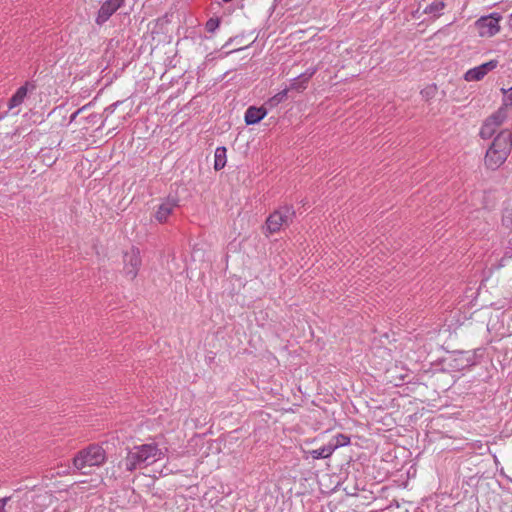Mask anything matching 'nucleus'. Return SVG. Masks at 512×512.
<instances>
[{"label": "nucleus", "instance_id": "nucleus-3", "mask_svg": "<svg viewBox=\"0 0 512 512\" xmlns=\"http://www.w3.org/2000/svg\"><path fill=\"white\" fill-rule=\"evenodd\" d=\"M106 460L105 450L97 444L88 446L79 451L73 458L74 467L83 474L89 473L88 469L101 466Z\"/></svg>", "mask_w": 512, "mask_h": 512}, {"label": "nucleus", "instance_id": "nucleus-22", "mask_svg": "<svg viewBox=\"0 0 512 512\" xmlns=\"http://www.w3.org/2000/svg\"><path fill=\"white\" fill-rule=\"evenodd\" d=\"M219 27V20L218 19H209L206 22V30L208 32H214Z\"/></svg>", "mask_w": 512, "mask_h": 512}, {"label": "nucleus", "instance_id": "nucleus-13", "mask_svg": "<svg viewBox=\"0 0 512 512\" xmlns=\"http://www.w3.org/2000/svg\"><path fill=\"white\" fill-rule=\"evenodd\" d=\"M512 258V240H510L507 246L504 249L503 256L498 259L497 257L491 258V268L492 269H501L506 266L508 261Z\"/></svg>", "mask_w": 512, "mask_h": 512}, {"label": "nucleus", "instance_id": "nucleus-25", "mask_svg": "<svg viewBox=\"0 0 512 512\" xmlns=\"http://www.w3.org/2000/svg\"><path fill=\"white\" fill-rule=\"evenodd\" d=\"M11 500V497L0 498V512H6L5 506Z\"/></svg>", "mask_w": 512, "mask_h": 512}, {"label": "nucleus", "instance_id": "nucleus-4", "mask_svg": "<svg viewBox=\"0 0 512 512\" xmlns=\"http://www.w3.org/2000/svg\"><path fill=\"white\" fill-rule=\"evenodd\" d=\"M295 211L292 206L285 205L273 212L266 220V227L269 233L278 232L282 226L292 221Z\"/></svg>", "mask_w": 512, "mask_h": 512}, {"label": "nucleus", "instance_id": "nucleus-15", "mask_svg": "<svg viewBox=\"0 0 512 512\" xmlns=\"http://www.w3.org/2000/svg\"><path fill=\"white\" fill-rule=\"evenodd\" d=\"M309 454L313 459H325L333 454V448L327 443L318 449L309 451Z\"/></svg>", "mask_w": 512, "mask_h": 512}, {"label": "nucleus", "instance_id": "nucleus-11", "mask_svg": "<svg viewBox=\"0 0 512 512\" xmlns=\"http://www.w3.org/2000/svg\"><path fill=\"white\" fill-rule=\"evenodd\" d=\"M267 115V110L264 107L250 106L245 112V122L247 125L259 123Z\"/></svg>", "mask_w": 512, "mask_h": 512}, {"label": "nucleus", "instance_id": "nucleus-1", "mask_svg": "<svg viewBox=\"0 0 512 512\" xmlns=\"http://www.w3.org/2000/svg\"><path fill=\"white\" fill-rule=\"evenodd\" d=\"M164 457V452L155 443L142 444L130 449L124 459L127 471L148 466Z\"/></svg>", "mask_w": 512, "mask_h": 512}, {"label": "nucleus", "instance_id": "nucleus-21", "mask_svg": "<svg viewBox=\"0 0 512 512\" xmlns=\"http://www.w3.org/2000/svg\"><path fill=\"white\" fill-rule=\"evenodd\" d=\"M317 71V67H309L305 70L304 73L300 74V78L309 82V80L316 74Z\"/></svg>", "mask_w": 512, "mask_h": 512}, {"label": "nucleus", "instance_id": "nucleus-14", "mask_svg": "<svg viewBox=\"0 0 512 512\" xmlns=\"http://www.w3.org/2000/svg\"><path fill=\"white\" fill-rule=\"evenodd\" d=\"M227 150L224 146H219L215 149L214 153V169L219 171L223 169L227 162Z\"/></svg>", "mask_w": 512, "mask_h": 512}, {"label": "nucleus", "instance_id": "nucleus-20", "mask_svg": "<svg viewBox=\"0 0 512 512\" xmlns=\"http://www.w3.org/2000/svg\"><path fill=\"white\" fill-rule=\"evenodd\" d=\"M502 224L506 227L512 226V207L504 209L502 214Z\"/></svg>", "mask_w": 512, "mask_h": 512}, {"label": "nucleus", "instance_id": "nucleus-29", "mask_svg": "<svg viewBox=\"0 0 512 512\" xmlns=\"http://www.w3.org/2000/svg\"><path fill=\"white\" fill-rule=\"evenodd\" d=\"M13 114H14V115H18V114H19V110L14 111V112H13Z\"/></svg>", "mask_w": 512, "mask_h": 512}, {"label": "nucleus", "instance_id": "nucleus-26", "mask_svg": "<svg viewBox=\"0 0 512 512\" xmlns=\"http://www.w3.org/2000/svg\"><path fill=\"white\" fill-rule=\"evenodd\" d=\"M79 113H80V110H77L76 112H74V113L71 115V121H73Z\"/></svg>", "mask_w": 512, "mask_h": 512}, {"label": "nucleus", "instance_id": "nucleus-24", "mask_svg": "<svg viewBox=\"0 0 512 512\" xmlns=\"http://www.w3.org/2000/svg\"><path fill=\"white\" fill-rule=\"evenodd\" d=\"M504 104L506 106H512V87L507 91V94L504 98Z\"/></svg>", "mask_w": 512, "mask_h": 512}, {"label": "nucleus", "instance_id": "nucleus-27", "mask_svg": "<svg viewBox=\"0 0 512 512\" xmlns=\"http://www.w3.org/2000/svg\"><path fill=\"white\" fill-rule=\"evenodd\" d=\"M480 197H481V193H480V192H477V193H475V194L473 195V200H474V199H480Z\"/></svg>", "mask_w": 512, "mask_h": 512}, {"label": "nucleus", "instance_id": "nucleus-10", "mask_svg": "<svg viewBox=\"0 0 512 512\" xmlns=\"http://www.w3.org/2000/svg\"><path fill=\"white\" fill-rule=\"evenodd\" d=\"M179 207V200L177 197L169 196L158 206L155 212V219L164 223L167 221L168 217L174 212V210Z\"/></svg>", "mask_w": 512, "mask_h": 512}, {"label": "nucleus", "instance_id": "nucleus-23", "mask_svg": "<svg viewBox=\"0 0 512 512\" xmlns=\"http://www.w3.org/2000/svg\"><path fill=\"white\" fill-rule=\"evenodd\" d=\"M119 104H120V101H116V102L112 103L111 105H109L108 107L105 108L104 112L107 114V116L113 114Z\"/></svg>", "mask_w": 512, "mask_h": 512}, {"label": "nucleus", "instance_id": "nucleus-28", "mask_svg": "<svg viewBox=\"0 0 512 512\" xmlns=\"http://www.w3.org/2000/svg\"><path fill=\"white\" fill-rule=\"evenodd\" d=\"M473 205L476 207V210H479L480 208H485L486 207L485 204H481V206H478V205L473 203Z\"/></svg>", "mask_w": 512, "mask_h": 512}, {"label": "nucleus", "instance_id": "nucleus-2", "mask_svg": "<svg viewBox=\"0 0 512 512\" xmlns=\"http://www.w3.org/2000/svg\"><path fill=\"white\" fill-rule=\"evenodd\" d=\"M512 149V133L501 130L493 139L485 155V165L492 170L499 168L507 159Z\"/></svg>", "mask_w": 512, "mask_h": 512}, {"label": "nucleus", "instance_id": "nucleus-7", "mask_svg": "<svg viewBox=\"0 0 512 512\" xmlns=\"http://www.w3.org/2000/svg\"><path fill=\"white\" fill-rule=\"evenodd\" d=\"M498 66L497 60H490L486 63H483L479 66L469 69L464 74V79L468 82L472 81H480L482 80L490 71L495 69Z\"/></svg>", "mask_w": 512, "mask_h": 512}, {"label": "nucleus", "instance_id": "nucleus-12", "mask_svg": "<svg viewBox=\"0 0 512 512\" xmlns=\"http://www.w3.org/2000/svg\"><path fill=\"white\" fill-rule=\"evenodd\" d=\"M28 85L27 82L25 85L19 87L16 92L13 94V96L9 99L8 102V109L14 110L15 108L19 107L27 97L28 93Z\"/></svg>", "mask_w": 512, "mask_h": 512}, {"label": "nucleus", "instance_id": "nucleus-19", "mask_svg": "<svg viewBox=\"0 0 512 512\" xmlns=\"http://www.w3.org/2000/svg\"><path fill=\"white\" fill-rule=\"evenodd\" d=\"M308 81H304L300 78V75L293 78L290 84V89L296 91H303L307 88Z\"/></svg>", "mask_w": 512, "mask_h": 512}, {"label": "nucleus", "instance_id": "nucleus-16", "mask_svg": "<svg viewBox=\"0 0 512 512\" xmlns=\"http://www.w3.org/2000/svg\"><path fill=\"white\" fill-rule=\"evenodd\" d=\"M444 8L445 3L443 1H433L425 7L424 13L438 17L441 15Z\"/></svg>", "mask_w": 512, "mask_h": 512}, {"label": "nucleus", "instance_id": "nucleus-18", "mask_svg": "<svg viewBox=\"0 0 512 512\" xmlns=\"http://www.w3.org/2000/svg\"><path fill=\"white\" fill-rule=\"evenodd\" d=\"M288 90H289L288 88H285L282 91L278 92L276 95H274L273 97H271L268 100V104L271 107L277 106L278 104H280L282 101H284L287 98Z\"/></svg>", "mask_w": 512, "mask_h": 512}, {"label": "nucleus", "instance_id": "nucleus-9", "mask_svg": "<svg viewBox=\"0 0 512 512\" xmlns=\"http://www.w3.org/2000/svg\"><path fill=\"white\" fill-rule=\"evenodd\" d=\"M141 264L140 252L132 248L124 254V271L130 279H134Z\"/></svg>", "mask_w": 512, "mask_h": 512}, {"label": "nucleus", "instance_id": "nucleus-17", "mask_svg": "<svg viewBox=\"0 0 512 512\" xmlns=\"http://www.w3.org/2000/svg\"><path fill=\"white\" fill-rule=\"evenodd\" d=\"M328 443L333 448L334 452L337 448L348 445L350 443V438L344 434H338L334 436Z\"/></svg>", "mask_w": 512, "mask_h": 512}, {"label": "nucleus", "instance_id": "nucleus-8", "mask_svg": "<svg viewBox=\"0 0 512 512\" xmlns=\"http://www.w3.org/2000/svg\"><path fill=\"white\" fill-rule=\"evenodd\" d=\"M125 0H106L98 10L96 23L103 25L124 4Z\"/></svg>", "mask_w": 512, "mask_h": 512}, {"label": "nucleus", "instance_id": "nucleus-6", "mask_svg": "<svg viewBox=\"0 0 512 512\" xmlns=\"http://www.w3.org/2000/svg\"><path fill=\"white\" fill-rule=\"evenodd\" d=\"M501 16L498 13H492L488 16H483L476 21V26L479 30V34L482 37H492L496 35L499 30V22Z\"/></svg>", "mask_w": 512, "mask_h": 512}, {"label": "nucleus", "instance_id": "nucleus-5", "mask_svg": "<svg viewBox=\"0 0 512 512\" xmlns=\"http://www.w3.org/2000/svg\"><path fill=\"white\" fill-rule=\"evenodd\" d=\"M506 117L507 114L504 108L498 109L495 113L488 117L481 127V138H491L497 132V129L503 124Z\"/></svg>", "mask_w": 512, "mask_h": 512}]
</instances>
